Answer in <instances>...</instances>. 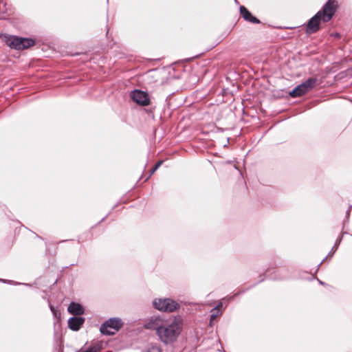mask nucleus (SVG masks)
Here are the masks:
<instances>
[{
  "mask_svg": "<svg viewBox=\"0 0 352 352\" xmlns=\"http://www.w3.org/2000/svg\"><path fill=\"white\" fill-rule=\"evenodd\" d=\"M162 164V161L159 162H158V163H157V164L155 166V168L156 169H157V168L160 166V165H161Z\"/></svg>",
  "mask_w": 352,
  "mask_h": 352,
  "instance_id": "dca6fc26",
  "label": "nucleus"
},
{
  "mask_svg": "<svg viewBox=\"0 0 352 352\" xmlns=\"http://www.w3.org/2000/svg\"><path fill=\"white\" fill-rule=\"evenodd\" d=\"M163 320L159 317L151 318L145 324L147 329H155L157 334H158V330L162 327L163 324Z\"/></svg>",
  "mask_w": 352,
  "mask_h": 352,
  "instance_id": "6e6552de",
  "label": "nucleus"
},
{
  "mask_svg": "<svg viewBox=\"0 0 352 352\" xmlns=\"http://www.w3.org/2000/svg\"><path fill=\"white\" fill-rule=\"evenodd\" d=\"M2 40L8 46L14 50H24L34 45V41L31 38H21L15 36L3 35Z\"/></svg>",
  "mask_w": 352,
  "mask_h": 352,
  "instance_id": "7ed1b4c3",
  "label": "nucleus"
},
{
  "mask_svg": "<svg viewBox=\"0 0 352 352\" xmlns=\"http://www.w3.org/2000/svg\"><path fill=\"white\" fill-rule=\"evenodd\" d=\"M153 305L156 309L164 312H173L179 308V304L170 298H155Z\"/></svg>",
  "mask_w": 352,
  "mask_h": 352,
  "instance_id": "20e7f679",
  "label": "nucleus"
},
{
  "mask_svg": "<svg viewBox=\"0 0 352 352\" xmlns=\"http://www.w3.org/2000/svg\"><path fill=\"white\" fill-rule=\"evenodd\" d=\"M67 311L73 315H82L85 310L80 304L72 302L68 306Z\"/></svg>",
  "mask_w": 352,
  "mask_h": 352,
  "instance_id": "9d476101",
  "label": "nucleus"
},
{
  "mask_svg": "<svg viewBox=\"0 0 352 352\" xmlns=\"http://www.w3.org/2000/svg\"><path fill=\"white\" fill-rule=\"evenodd\" d=\"M162 164V161L159 162H158V163H157V164L155 166V168L156 169H157V168L160 166V165H161Z\"/></svg>",
  "mask_w": 352,
  "mask_h": 352,
  "instance_id": "f3484780",
  "label": "nucleus"
},
{
  "mask_svg": "<svg viewBox=\"0 0 352 352\" xmlns=\"http://www.w3.org/2000/svg\"><path fill=\"white\" fill-rule=\"evenodd\" d=\"M240 12L245 21H248L252 23H260L259 20L257 19L256 17L253 16L252 14L244 6L240 7Z\"/></svg>",
  "mask_w": 352,
  "mask_h": 352,
  "instance_id": "9b49d317",
  "label": "nucleus"
},
{
  "mask_svg": "<svg viewBox=\"0 0 352 352\" xmlns=\"http://www.w3.org/2000/svg\"><path fill=\"white\" fill-rule=\"evenodd\" d=\"M337 8V3L335 0H329L323 6L322 10L318 12L308 22L307 32L309 34L314 33L319 30L320 21H329Z\"/></svg>",
  "mask_w": 352,
  "mask_h": 352,
  "instance_id": "f257e3e1",
  "label": "nucleus"
},
{
  "mask_svg": "<svg viewBox=\"0 0 352 352\" xmlns=\"http://www.w3.org/2000/svg\"><path fill=\"white\" fill-rule=\"evenodd\" d=\"M156 170L157 169L154 167L151 171V175L153 174L156 171Z\"/></svg>",
  "mask_w": 352,
  "mask_h": 352,
  "instance_id": "a211bd4d",
  "label": "nucleus"
},
{
  "mask_svg": "<svg viewBox=\"0 0 352 352\" xmlns=\"http://www.w3.org/2000/svg\"><path fill=\"white\" fill-rule=\"evenodd\" d=\"M100 350V348L98 346L94 345L82 352H99Z\"/></svg>",
  "mask_w": 352,
  "mask_h": 352,
  "instance_id": "ddd939ff",
  "label": "nucleus"
},
{
  "mask_svg": "<svg viewBox=\"0 0 352 352\" xmlns=\"http://www.w3.org/2000/svg\"><path fill=\"white\" fill-rule=\"evenodd\" d=\"M183 326V321L181 317H175L169 323L162 324L158 330L160 339L164 343L168 344L175 341L180 334Z\"/></svg>",
  "mask_w": 352,
  "mask_h": 352,
  "instance_id": "f03ea898",
  "label": "nucleus"
},
{
  "mask_svg": "<svg viewBox=\"0 0 352 352\" xmlns=\"http://www.w3.org/2000/svg\"><path fill=\"white\" fill-rule=\"evenodd\" d=\"M50 309H51L52 312V313H53V314H54V317H56H56H58V315H59V314H60L58 312V311H57V310H56V309H55V308H54L53 306H52V305H50Z\"/></svg>",
  "mask_w": 352,
  "mask_h": 352,
  "instance_id": "4468645a",
  "label": "nucleus"
},
{
  "mask_svg": "<svg viewBox=\"0 0 352 352\" xmlns=\"http://www.w3.org/2000/svg\"><path fill=\"white\" fill-rule=\"evenodd\" d=\"M85 322L82 317H72L68 320V327L73 331H78Z\"/></svg>",
  "mask_w": 352,
  "mask_h": 352,
  "instance_id": "1a4fd4ad",
  "label": "nucleus"
},
{
  "mask_svg": "<svg viewBox=\"0 0 352 352\" xmlns=\"http://www.w3.org/2000/svg\"><path fill=\"white\" fill-rule=\"evenodd\" d=\"M132 100L137 104L142 106L148 105L150 103V98L146 92L135 89L131 94Z\"/></svg>",
  "mask_w": 352,
  "mask_h": 352,
  "instance_id": "0eeeda50",
  "label": "nucleus"
},
{
  "mask_svg": "<svg viewBox=\"0 0 352 352\" xmlns=\"http://www.w3.org/2000/svg\"><path fill=\"white\" fill-rule=\"evenodd\" d=\"M162 164V161L159 162H158V163H157V164L155 166V168L156 169H157V168L160 166V165H161Z\"/></svg>",
  "mask_w": 352,
  "mask_h": 352,
  "instance_id": "2eb2a0df",
  "label": "nucleus"
},
{
  "mask_svg": "<svg viewBox=\"0 0 352 352\" xmlns=\"http://www.w3.org/2000/svg\"><path fill=\"white\" fill-rule=\"evenodd\" d=\"M222 304L219 303L215 308L212 309V314L210 316V322L216 318V317L219 314V309L221 307Z\"/></svg>",
  "mask_w": 352,
  "mask_h": 352,
  "instance_id": "f8f14e48",
  "label": "nucleus"
},
{
  "mask_svg": "<svg viewBox=\"0 0 352 352\" xmlns=\"http://www.w3.org/2000/svg\"><path fill=\"white\" fill-rule=\"evenodd\" d=\"M316 82V78H309L290 91L289 95L293 98L301 96L311 90L315 87Z\"/></svg>",
  "mask_w": 352,
  "mask_h": 352,
  "instance_id": "423d86ee",
  "label": "nucleus"
},
{
  "mask_svg": "<svg viewBox=\"0 0 352 352\" xmlns=\"http://www.w3.org/2000/svg\"><path fill=\"white\" fill-rule=\"evenodd\" d=\"M123 322L118 318H110L106 321L100 327L102 334L111 336L114 335L122 327Z\"/></svg>",
  "mask_w": 352,
  "mask_h": 352,
  "instance_id": "39448f33",
  "label": "nucleus"
}]
</instances>
